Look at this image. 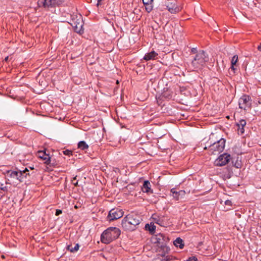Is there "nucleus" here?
Segmentation results:
<instances>
[{
	"mask_svg": "<svg viewBox=\"0 0 261 261\" xmlns=\"http://www.w3.org/2000/svg\"><path fill=\"white\" fill-rule=\"evenodd\" d=\"M140 223V217L134 214H130L126 216L122 220V227L125 230L133 231L136 229V226Z\"/></svg>",
	"mask_w": 261,
	"mask_h": 261,
	"instance_id": "nucleus-1",
	"label": "nucleus"
},
{
	"mask_svg": "<svg viewBox=\"0 0 261 261\" xmlns=\"http://www.w3.org/2000/svg\"><path fill=\"white\" fill-rule=\"evenodd\" d=\"M208 56L203 50H199L194 56L191 62L192 66L194 70L202 69L208 61Z\"/></svg>",
	"mask_w": 261,
	"mask_h": 261,
	"instance_id": "nucleus-2",
	"label": "nucleus"
},
{
	"mask_svg": "<svg viewBox=\"0 0 261 261\" xmlns=\"http://www.w3.org/2000/svg\"><path fill=\"white\" fill-rule=\"evenodd\" d=\"M120 234V230L116 227H110L105 230L101 235V241L105 244H109L117 239Z\"/></svg>",
	"mask_w": 261,
	"mask_h": 261,
	"instance_id": "nucleus-3",
	"label": "nucleus"
},
{
	"mask_svg": "<svg viewBox=\"0 0 261 261\" xmlns=\"http://www.w3.org/2000/svg\"><path fill=\"white\" fill-rule=\"evenodd\" d=\"M33 172L30 173L29 170L26 168L23 171H8L7 176L11 180H16L19 182H22L24 177L26 178L27 175L33 174Z\"/></svg>",
	"mask_w": 261,
	"mask_h": 261,
	"instance_id": "nucleus-4",
	"label": "nucleus"
},
{
	"mask_svg": "<svg viewBox=\"0 0 261 261\" xmlns=\"http://www.w3.org/2000/svg\"><path fill=\"white\" fill-rule=\"evenodd\" d=\"M70 24L73 27L75 32L79 34L83 33V26L84 22L81 15L73 14L71 15V19Z\"/></svg>",
	"mask_w": 261,
	"mask_h": 261,
	"instance_id": "nucleus-5",
	"label": "nucleus"
},
{
	"mask_svg": "<svg viewBox=\"0 0 261 261\" xmlns=\"http://www.w3.org/2000/svg\"><path fill=\"white\" fill-rule=\"evenodd\" d=\"M225 144V140L221 138L208 146L209 151L213 154L219 153L224 150Z\"/></svg>",
	"mask_w": 261,
	"mask_h": 261,
	"instance_id": "nucleus-6",
	"label": "nucleus"
},
{
	"mask_svg": "<svg viewBox=\"0 0 261 261\" xmlns=\"http://www.w3.org/2000/svg\"><path fill=\"white\" fill-rule=\"evenodd\" d=\"M64 1V0H38L37 4L39 7L49 8L59 6Z\"/></svg>",
	"mask_w": 261,
	"mask_h": 261,
	"instance_id": "nucleus-7",
	"label": "nucleus"
},
{
	"mask_svg": "<svg viewBox=\"0 0 261 261\" xmlns=\"http://www.w3.org/2000/svg\"><path fill=\"white\" fill-rule=\"evenodd\" d=\"M239 108L244 110L251 109V99L250 96L248 95H243L239 100Z\"/></svg>",
	"mask_w": 261,
	"mask_h": 261,
	"instance_id": "nucleus-8",
	"label": "nucleus"
},
{
	"mask_svg": "<svg viewBox=\"0 0 261 261\" xmlns=\"http://www.w3.org/2000/svg\"><path fill=\"white\" fill-rule=\"evenodd\" d=\"M151 218L154 223L161 226L166 227L168 225V219L166 216L154 214L152 215Z\"/></svg>",
	"mask_w": 261,
	"mask_h": 261,
	"instance_id": "nucleus-9",
	"label": "nucleus"
},
{
	"mask_svg": "<svg viewBox=\"0 0 261 261\" xmlns=\"http://www.w3.org/2000/svg\"><path fill=\"white\" fill-rule=\"evenodd\" d=\"M123 212L118 208H113L110 211L108 218L109 221H113L120 218L123 216Z\"/></svg>",
	"mask_w": 261,
	"mask_h": 261,
	"instance_id": "nucleus-10",
	"label": "nucleus"
},
{
	"mask_svg": "<svg viewBox=\"0 0 261 261\" xmlns=\"http://www.w3.org/2000/svg\"><path fill=\"white\" fill-rule=\"evenodd\" d=\"M230 159V155L227 153L220 155L215 161V164L218 166H223L228 163Z\"/></svg>",
	"mask_w": 261,
	"mask_h": 261,
	"instance_id": "nucleus-11",
	"label": "nucleus"
},
{
	"mask_svg": "<svg viewBox=\"0 0 261 261\" xmlns=\"http://www.w3.org/2000/svg\"><path fill=\"white\" fill-rule=\"evenodd\" d=\"M166 6L168 11L171 13H177L181 9V8L177 6L175 0H168Z\"/></svg>",
	"mask_w": 261,
	"mask_h": 261,
	"instance_id": "nucleus-12",
	"label": "nucleus"
},
{
	"mask_svg": "<svg viewBox=\"0 0 261 261\" xmlns=\"http://www.w3.org/2000/svg\"><path fill=\"white\" fill-rule=\"evenodd\" d=\"M171 195L176 200L184 197L185 195L186 192L184 190H180L176 191L174 189H172L170 191Z\"/></svg>",
	"mask_w": 261,
	"mask_h": 261,
	"instance_id": "nucleus-13",
	"label": "nucleus"
},
{
	"mask_svg": "<svg viewBox=\"0 0 261 261\" xmlns=\"http://www.w3.org/2000/svg\"><path fill=\"white\" fill-rule=\"evenodd\" d=\"M246 124V121L244 119L240 120L239 122L237 123L238 127V134L242 135L244 133V127Z\"/></svg>",
	"mask_w": 261,
	"mask_h": 261,
	"instance_id": "nucleus-14",
	"label": "nucleus"
},
{
	"mask_svg": "<svg viewBox=\"0 0 261 261\" xmlns=\"http://www.w3.org/2000/svg\"><path fill=\"white\" fill-rule=\"evenodd\" d=\"M38 156L43 160H45V163L46 164H50V157L49 154L46 153L45 151H39L38 152Z\"/></svg>",
	"mask_w": 261,
	"mask_h": 261,
	"instance_id": "nucleus-15",
	"label": "nucleus"
},
{
	"mask_svg": "<svg viewBox=\"0 0 261 261\" xmlns=\"http://www.w3.org/2000/svg\"><path fill=\"white\" fill-rule=\"evenodd\" d=\"M144 5L145 7V10L147 12H150L153 9V0H142Z\"/></svg>",
	"mask_w": 261,
	"mask_h": 261,
	"instance_id": "nucleus-16",
	"label": "nucleus"
},
{
	"mask_svg": "<svg viewBox=\"0 0 261 261\" xmlns=\"http://www.w3.org/2000/svg\"><path fill=\"white\" fill-rule=\"evenodd\" d=\"M158 55V54L156 53H155L154 50H152L150 53L146 54L143 59L146 61L154 60L156 59Z\"/></svg>",
	"mask_w": 261,
	"mask_h": 261,
	"instance_id": "nucleus-17",
	"label": "nucleus"
},
{
	"mask_svg": "<svg viewBox=\"0 0 261 261\" xmlns=\"http://www.w3.org/2000/svg\"><path fill=\"white\" fill-rule=\"evenodd\" d=\"M150 183L148 180H146L144 182L143 185V187L142 188V191L143 192L145 193H152V191L150 189Z\"/></svg>",
	"mask_w": 261,
	"mask_h": 261,
	"instance_id": "nucleus-18",
	"label": "nucleus"
},
{
	"mask_svg": "<svg viewBox=\"0 0 261 261\" xmlns=\"http://www.w3.org/2000/svg\"><path fill=\"white\" fill-rule=\"evenodd\" d=\"M174 245L177 247H179L180 249L183 248L184 246V244L183 243V240L180 238H177L173 242Z\"/></svg>",
	"mask_w": 261,
	"mask_h": 261,
	"instance_id": "nucleus-19",
	"label": "nucleus"
},
{
	"mask_svg": "<svg viewBox=\"0 0 261 261\" xmlns=\"http://www.w3.org/2000/svg\"><path fill=\"white\" fill-rule=\"evenodd\" d=\"M78 147L82 150H86L88 149L89 146L85 141H82L78 143Z\"/></svg>",
	"mask_w": 261,
	"mask_h": 261,
	"instance_id": "nucleus-20",
	"label": "nucleus"
},
{
	"mask_svg": "<svg viewBox=\"0 0 261 261\" xmlns=\"http://www.w3.org/2000/svg\"><path fill=\"white\" fill-rule=\"evenodd\" d=\"M80 246L78 244H76L74 247H73L72 245H68L67 247V249L68 250L70 251L71 252L74 253L76 252L79 249Z\"/></svg>",
	"mask_w": 261,
	"mask_h": 261,
	"instance_id": "nucleus-21",
	"label": "nucleus"
},
{
	"mask_svg": "<svg viewBox=\"0 0 261 261\" xmlns=\"http://www.w3.org/2000/svg\"><path fill=\"white\" fill-rule=\"evenodd\" d=\"M238 56L237 55L233 56L231 59V64H232V65H236V64L238 61Z\"/></svg>",
	"mask_w": 261,
	"mask_h": 261,
	"instance_id": "nucleus-22",
	"label": "nucleus"
},
{
	"mask_svg": "<svg viewBox=\"0 0 261 261\" xmlns=\"http://www.w3.org/2000/svg\"><path fill=\"white\" fill-rule=\"evenodd\" d=\"M149 227V230L150 231V232H153L155 231V226L153 225L151 227H150V226L148 224H146L145 225V228H147V227Z\"/></svg>",
	"mask_w": 261,
	"mask_h": 261,
	"instance_id": "nucleus-23",
	"label": "nucleus"
},
{
	"mask_svg": "<svg viewBox=\"0 0 261 261\" xmlns=\"http://www.w3.org/2000/svg\"><path fill=\"white\" fill-rule=\"evenodd\" d=\"M63 153L65 155H70L72 154V152L71 150H65L64 151H63Z\"/></svg>",
	"mask_w": 261,
	"mask_h": 261,
	"instance_id": "nucleus-24",
	"label": "nucleus"
},
{
	"mask_svg": "<svg viewBox=\"0 0 261 261\" xmlns=\"http://www.w3.org/2000/svg\"><path fill=\"white\" fill-rule=\"evenodd\" d=\"M187 261H197V258L195 256L190 257Z\"/></svg>",
	"mask_w": 261,
	"mask_h": 261,
	"instance_id": "nucleus-25",
	"label": "nucleus"
},
{
	"mask_svg": "<svg viewBox=\"0 0 261 261\" xmlns=\"http://www.w3.org/2000/svg\"><path fill=\"white\" fill-rule=\"evenodd\" d=\"M162 260H166L167 261H171L172 257L170 256H166L165 258Z\"/></svg>",
	"mask_w": 261,
	"mask_h": 261,
	"instance_id": "nucleus-26",
	"label": "nucleus"
},
{
	"mask_svg": "<svg viewBox=\"0 0 261 261\" xmlns=\"http://www.w3.org/2000/svg\"><path fill=\"white\" fill-rule=\"evenodd\" d=\"M0 189L4 191H7V187L3 186V184H1Z\"/></svg>",
	"mask_w": 261,
	"mask_h": 261,
	"instance_id": "nucleus-27",
	"label": "nucleus"
},
{
	"mask_svg": "<svg viewBox=\"0 0 261 261\" xmlns=\"http://www.w3.org/2000/svg\"><path fill=\"white\" fill-rule=\"evenodd\" d=\"M62 212L61 210H57L56 212V216H59V215L62 214Z\"/></svg>",
	"mask_w": 261,
	"mask_h": 261,
	"instance_id": "nucleus-28",
	"label": "nucleus"
},
{
	"mask_svg": "<svg viewBox=\"0 0 261 261\" xmlns=\"http://www.w3.org/2000/svg\"><path fill=\"white\" fill-rule=\"evenodd\" d=\"M76 176L74 177L73 178V180H72L73 184L75 186H77V185H78V182L77 181H76V182H73L74 180H76Z\"/></svg>",
	"mask_w": 261,
	"mask_h": 261,
	"instance_id": "nucleus-29",
	"label": "nucleus"
},
{
	"mask_svg": "<svg viewBox=\"0 0 261 261\" xmlns=\"http://www.w3.org/2000/svg\"><path fill=\"white\" fill-rule=\"evenodd\" d=\"M102 0H97V3L96 4V6L98 7L100 5H101V2Z\"/></svg>",
	"mask_w": 261,
	"mask_h": 261,
	"instance_id": "nucleus-30",
	"label": "nucleus"
},
{
	"mask_svg": "<svg viewBox=\"0 0 261 261\" xmlns=\"http://www.w3.org/2000/svg\"><path fill=\"white\" fill-rule=\"evenodd\" d=\"M191 52H192V53H194V54H195V53H196V54H197V49H196V48H192V49H191Z\"/></svg>",
	"mask_w": 261,
	"mask_h": 261,
	"instance_id": "nucleus-31",
	"label": "nucleus"
},
{
	"mask_svg": "<svg viewBox=\"0 0 261 261\" xmlns=\"http://www.w3.org/2000/svg\"><path fill=\"white\" fill-rule=\"evenodd\" d=\"M234 66L235 65H232V64H231V67H230V68L233 71H234L236 70V68L234 67Z\"/></svg>",
	"mask_w": 261,
	"mask_h": 261,
	"instance_id": "nucleus-32",
	"label": "nucleus"
},
{
	"mask_svg": "<svg viewBox=\"0 0 261 261\" xmlns=\"http://www.w3.org/2000/svg\"><path fill=\"white\" fill-rule=\"evenodd\" d=\"M257 49L258 50L261 51V43L260 44L257 46Z\"/></svg>",
	"mask_w": 261,
	"mask_h": 261,
	"instance_id": "nucleus-33",
	"label": "nucleus"
},
{
	"mask_svg": "<svg viewBox=\"0 0 261 261\" xmlns=\"http://www.w3.org/2000/svg\"><path fill=\"white\" fill-rule=\"evenodd\" d=\"M230 202H231V201H230L226 200V201H225V204H229Z\"/></svg>",
	"mask_w": 261,
	"mask_h": 261,
	"instance_id": "nucleus-34",
	"label": "nucleus"
},
{
	"mask_svg": "<svg viewBox=\"0 0 261 261\" xmlns=\"http://www.w3.org/2000/svg\"><path fill=\"white\" fill-rule=\"evenodd\" d=\"M9 59V57H6L5 59V61H8Z\"/></svg>",
	"mask_w": 261,
	"mask_h": 261,
	"instance_id": "nucleus-35",
	"label": "nucleus"
},
{
	"mask_svg": "<svg viewBox=\"0 0 261 261\" xmlns=\"http://www.w3.org/2000/svg\"><path fill=\"white\" fill-rule=\"evenodd\" d=\"M204 149H208V147H207V146H205L204 148Z\"/></svg>",
	"mask_w": 261,
	"mask_h": 261,
	"instance_id": "nucleus-36",
	"label": "nucleus"
},
{
	"mask_svg": "<svg viewBox=\"0 0 261 261\" xmlns=\"http://www.w3.org/2000/svg\"><path fill=\"white\" fill-rule=\"evenodd\" d=\"M30 169L32 170L34 169V168L33 167H30Z\"/></svg>",
	"mask_w": 261,
	"mask_h": 261,
	"instance_id": "nucleus-37",
	"label": "nucleus"
},
{
	"mask_svg": "<svg viewBox=\"0 0 261 261\" xmlns=\"http://www.w3.org/2000/svg\"><path fill=\"white\" fill-rule=\"evenodd\" d=\"M161 261H167L166 260H162Z\"/></svg>",
	"mask_w": 261,
	"mask_h": 261,
	"instance_id": "nucleus-38",
	"label": "nucleus"
}]
</instances>
